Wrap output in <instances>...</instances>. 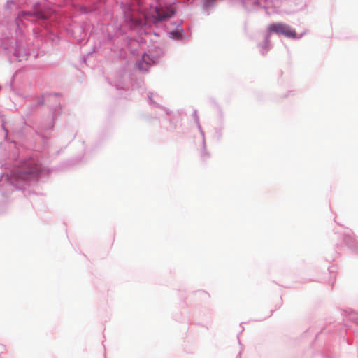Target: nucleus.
I'll use <instances>...</instances> for the list:
<instances>
[{
  "mask_svg": "<svg viewBox=\"0 0 358 358\" xmlns=\"http://www.w3.org/2000/svg\"><path fill=\"white\" fill-rule=\"evenodd\" d=\"M37 172L38 168L36 167L28 171L20 170L16 173V177L22 180H27L29 178L34 176Z\"/></svg>",
  "mask_w": 358,
  "mask_h": 358,
  "instance_id": "obj_3",
  "label": "nucleus"
},
{
  "mask_svg": "<svg viewBox=\"0 0 358 358\" xmlns=\"http://www.w3.org/2000/svg\"><path fill=\"white\" fill-rule=\"evenodd\" d=\"M131 21L134 22V24H135V25L136 26H141L143 25V22L142 20H133L132 18L131 19Z\"/></svg>",
  "mask_w": 358,
  "mask_h": 358,
  "instance_id": "obj_5",
  "label": "nucleus"
},
{
  "mask_svg": "<svg viewBox=\"0 0 358 358\" xmlns=\"http://www.w3.org/2000/svg\"><path fill=\"white\" fill-rule=\"evenodd\" d=\"M153 63V60L148 55H144L141 61L138 63V67L141 71H147L148 67Z\"/></svg>",
  "mask_w": 358,
  "mask_h": 358,
  "instance_id": "obj_4",
  "label": "nucleus"
},
{
  "mask_svg": "<svg viewBox=\"0 0 358 358\" xmlns=\"http://www.w3.org/2000/svg\"><path fill=\"white\" fill-rule=\"evenodd\" d=\"M269 31L277 34H282L289 38H295L296 31L289 25L283 23H275L269 25Z\"/></svg>",
  "mask_w": 358,
  "mask_h": 358,
  "instance_id": "obj_1",
  "label": "nucleus"
},
{
  "mask_svg": "<svg viewBox=\"0 0 358 358\" xmlns=\"http://www.w3.org/2000/svg\"><path fill=\"white\" fill-rule=\"evenodd\" d=\"M175 10L171 6L157 8L155 10V22L163 21L174 15Z\"/></svg>",
  "mask_w": 358,
  "mask_h": 358,
  "instance_id": "obj_2",
  "label": "nucleus"
},
{
  "mask_svg": "<svg viewBox=\"0 0 358 358\" xmlns=\"http://www.w3.org/2000/svg\"><path fill=\"white\" fill-rule=\"evenodd\" d=\"M145 21H147V20H148V17H147V16H145Z\"/></svg>",
  "mask_w": 358,
  "mask_h": 358,
  "instance_id": "obj_6",
  "label": "nucleus"
}]
</instances>
